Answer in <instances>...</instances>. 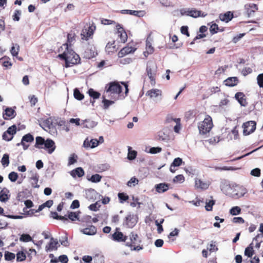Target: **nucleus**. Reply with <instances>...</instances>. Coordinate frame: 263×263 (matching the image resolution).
<instances>
[{
  "instance_id": "1",
  "label": "nucleus",
  "mask_w": 263,
  "mask_h": 263,
  "mask_svg": "<svg viewBox=\"0 0 263 263\" xmlns=\"http://www.w3.org/2000/svg\"><path fill=\"white\" fill-rule=\"evenodd\" d=\"M64 51L58 55L61 60L65 61V67L68 68L81 63V58L79 54L67 46V44H63L59 49V51Z\"/></svg>"
},
{
  "instance_id": "2",
  "label": "nucleus",
  "mask_w": 263,
  "mask_h": 263,
  "mask_svg": "<svg viewBox=\"0 0 263 263\" xmlns=\"http://www.w3.org/2000/svg\"><path fill=\"white\" fill-rule=\"evenodd\" d=\"M121 84L124 86L125 92L122 91L123 87L120 84L119 82L117 81L110 82L106 85L107 92H109L112 95H117L118 99L125 98L128 93V85L125 82H121Z\"/></svg>"
},
{
  "instance_id": "3",
  "label": "nucleus",
  "mask_w": 263,
  "mask_h": 263,
  "mask_svg": "<svg viewBox=\"0 0 263 263\" xmlns=\"http://www.w3.org/2000/svg\"><path fill=\"white\" fill-rule=\"evenodd\" d=\"M128 239L125 242V246L130 248L131 251H139L143 249V246L141 245V240L138 235L134 232H131Z\"/></svg>"
},
{
  "instance_id": "4",
  "label": "nucleus",
  "mask_w": 263,
  "mask_h": 263,
  "mask_svg": "<svg viewBox=\"0 0 263 263\" xmlns=\"http://www.w3.org/2000/svg\"><path fill=\"white\" fill-rule=\"evenodd\" d=\"M213 127V121L211 117L208 115L203 121L198 123V128L200 135H205L209 133Z\"/></svg>"
},
{
  "instance_id": "5",
  "label": "nucleus",
  "mask_w": 263,
  "mask_h": 263,
  "mask_svg": "<svg viewBox=\"0 0 263 263\" xmlns=\"http://www.w3.org/2000/svg\"><path fill=\"white\" fill-rule=\"evenodd\" d=\"M96 29V26L93 23L88 26H85L82 30L80 34L81 40L88 41L90 39H92Z\"/></svg>"
},
{
  "instance_id": "6",
  "label": "nucleus",
  "mask_w": 263,
  "mask_h": 263,
  "mask_svg": "<svg viewBox=\"0 0 263 263\" xmlns=\"http://www.w3.org/2000/svg\"><path fill=\"white\" fill-rule=\"evenodd\" d=\"M256 123L254 121H249L243 124V133L245 136L253 133L256 129Z\"/></svg>"
},
{
  "instance_id": "7",
  "label": "nucleus",
  "mask_w": 263,
  "mask_h": 263,
  "mask_svg": "<svg viewBox=\"0 0 263 263\" xmlns=\"http://www.w3.org/2000/svg\"><path fill=\"white\" fill-rule=\"evenodd\" d=\"M211 181L209 179H202L201 178H196L195 180V187L197 189L201 190H206L211 185Z\"/></svg>"
},
{
  "instance_id": "8",
  "label": "nucleus",
  "mask_w": 263,
  "mask_h": 263,
  "mask_svg": "<svg viewBox=\"0 0 263 263\" xmlns=\"http://www.w3.org/2000/svg\"><path fill=\"white\" fill-rule=\"evenodd\" d=\"M110 238L116 242H126V241L128 239V236L124 235L122 232L120 231L119 228H116L115 232L111 235Z\"/></svg>"
},
{
  "instance_id": "9",
  "label": "nucleus",
  "mask_w": 263,
  "mask_h": 263,
  "mask_svg": "<svg viewBox=\"0 0 263 263\" xmlns=\"http://www.w3.org/2000/svg\"><path fill=\"white\" fill-rule=\"evenodd\" d=\"M16 133V126L15 125H13L10 126L7 130L3 133L2 135L3 139L6 141H11Z\"/></svg>"
},
{
  "instance_id": "10",
  "label": "nucleus",
  "mask_w": 263,
  "mask_h": 263,
  "mask_svg": "<svg viewBox=\"0 0 263 263\" xmlns=\"http://www.w3.org/2000/svg\"><path fill=\"white\" fill-rule=\"evenodd\" d=\"M34 141V137L31 134L28 133L23 136L21 143H17V146L20 145L23 146V149L26 150L28 148L29 144L27 143H32Z\"/></svg>"
},
{
  "instance_id": "11",
  "label": "nucleus",
  "mask_w": 263,
  "mask_h": 263,
  "mask_svg": "<svg viewBox=\"0 0 263 263\" xmlns=\"http://www.w3.org/2000/svg\"><path fill=\"white\" fill-rule=\"evenodd\" d=\"M116 34L121 43H125L127 40V35L124 28L119 24L116 25Z\"/></svg>"
},
{
  "instance_id": "12",
  "label": "nucleus",
  "mask_w": 263,
  "mask_h": 263,
  "mask_svg": "<svg viewBox=\"0 0 263 263\" xmlns=\"http://www.w3.org/2000/svg\"><path fill=\"white\" fill-rule=\"evenodd\" d=\"M136 49L137 48L136 47L129 46V44H128L126 46L121 49L118 52V57L122 58L128 54L133 53Z\"/></svg>"
},
{
  "instance_id": "13",
  "label": "nucleus",
  "mask_w": 263,
  "mask_h": 263,
  "mask_svg": "<svg viewBox=\"0 0 263 263\" xmlns=\"http://www.w3.org/2000/svg\"><path fill=\"white\" fill-rule=\"evenodd\" d=\"M59 247L58 240L51 237L50 242L46 246V250L47 252L57 250Z\"/></svg>"
},
{
  "instance_id": "14",
  "label": "nucleus",
  "mask_w": 263,
  "mask_h": 263,
  "mask_svg": "<svg viewBox=\"0 0 263 263\" xmlns=\"http://www.w3.org/2000/svg\"><path fill=\"white\" fill-rule=\"evenodd\" d=\"M55 147L54 142L50 139H47L43 148L46 149L49 154H51L54 152Z\"/></svg>"
},
{
  "instance_id": "15",
  "label": "nucleus",
  "mask_w": 263,
  "mask_h": 263,
  "mask_svg": "<svg viewBox=\"0 0 263 263\" xmlns=\"http://www.w3.org/2000/svg\"><path fill=\"white\" fill-rule=\"evenodd\" d=\"M186 14L188 16L197 18L199 16L205 17L207 15L206 13L202 12L201 11L197 10L195 9L189 10L186 11Z\"/></svg>"
},
{
  "instance_id": "16",
  "label": "nucleus",
  "mask_w": 263,
  "mask_h": 263,
  "mask_svg": "<svg viewBox=\"0 0 263 263\" xmlns=\"http://www.w3.org/2000/svg\"><path fill=\"white\" fill-rule=\"evenodd\" d=\"M245 9L248 16H250L258 10V6L255 4H249L245 5Z\"/></svg>"
},
{
  "instance_id": "17",
  "label": "nucleus",
  "mask_w": 263,
  "mask_h": 263,
  "mask_svg": "<svg viewBox=\"0 0 263 263\" xmlns=\"http://www.w3.org/2000/svg\"><path fill=\"white\" fill-rule=\"evenodd\" d=\"M99 145V142L97 139H92L89 140L86 138L83 143V145L86 148H95Z\"/></svg>"
},
{
  "instance_id": "18",
  "label": "nucleus",
  "mask_w": 263,
  "mask_h": 263,
  "mask_svg": "<svg viewBox=\"0 0 263 263\" xmlns=\"http://www.w3.org/2000/svg\"><path fill=\"white\" fill-rule=\"evenodd\" d=\"M235 98L241 106H246L248 104L246 96L242 92H237L235 95Z\"/></svg>"
},
{
  "instance_id": "19",
  "label": "nucleus",
  "mask_w": 263,
  "mask_h": 263,
  "mask_svg": "<svg viewBox=\"0 0 263 263\" xmlns=\"http://www.w3.org/2000/svg\"><path fill=\"white\" fill-rule=\"evenodd\" d=\"M137 222V218L134 215H129L126 217L125 223L128 227H134Z\"/></svg>"
},
{
  "instance_id": "20",
  "label": "nucleus",
  "mask_w": 263,
  "mask_h": 263,
  "mask_svg": "<svg viewBox=\"0 0 263 263\" xmlns=\"http://www.w3.org/2000/svg\"><path fill=\"white\" fill-rule=\"evenodd\" d=\"M97 231V228L93 225H90L87 228L81 230L82 233L88 235H93L96 234Z\"/></svg>"
},
{
  "instance_id": "21",
  "label": "nucleus",
  "mask_w": 263,
  "mask_h": 263,
  "mask_svg": "<svg viewBox=\"0 0 263 263\" xmlns=\"http://www.w3.org/2000/svg\"><path fill=\"white\" fill-rule=\"evenodd\" d=\"M239 82L237 77H229L224 81L225 85L229 87H233L236 86Z\"/></svg>"
},
{
  "instance_id": "22",
  "label": "nucleus",
  "mask_w": 263,
  "mask_h": 263,
  "mask_svg": "<svg viewBox=\"0 0 263 263\" xmlns=\"http://www.w3.org/2000/svg\"><path fill=\"white\" fill-rule=\"evenodd\" d=\"M15 116V112L14 109L10 107H7L3 114V118L5 120L13 118Z\"/></svg>"
},
{
  "instance_id": "23",
  "label": "nucleus",
  "mask_w": 263,
  "mask_h": 263,
  "mask_svg": "<svg viewBox=\"0 0 263 263\" xmlns=\"http://www.w3.org/2000/svg\"><path fill=\"white\" fill-rule=\"evenodd\" d=\"M146 72L150 80L151 84L152 86H154L156 84V73L153 72L151 68L149 67H147Z\"/></svg>"
},
{
  "instance_id": "24",
  "label": "nucleus",
  "mask_w": 263,
  "mask_h": 263,
  "mask_svg": "<svg viewBox=\"0 0 263 263\" xmlns=\"http://www.w3.org/2000/svg\"><path fill=\"white\" fill-rule=\"evenodd\" d=\"M84 170L81 167H77L72 170L70 173V175L73 178H76V177L79 178L82 177L84 175Z\"/></svg>"
},
{
  "instance_id": "25",
  "label": "nucleus",
  "mask_w": 263,
  "mask_h": 263,
  "mask_svg": "<svg viewBox=\"0 0 263 263\" xmlns=\"http://www.w3.org/2000/svg\"><path fill=\"white\" fill-rule=\"evenodd\" d=\"M169 189V184L165 183H161L155 185L156 192L162 193L167 191Z\"/></svg>"
},
{
  "instance_id": "26",
  "label": "nucleus",
  "mask_w": 263,
  "mask_h": 263,
  "mask_svg": "<svg viewBox=\"0 0 263 263\" xmlns=\"http://www.w3.org/2000/svg\"><path fill=\"white\" fill-rule=\"evenodd\" d=\"M76 33L74 31L71 30L67 35V40L65 44H67V46L70 47L72 43L76 41Z\"/></svg>"
},
{
  "instance_id": "27",
  "label": "nucleus",
  "mask_w": 263,
  "mask_h": 263,
  "mask_svg": "<svg viewBox=\"0 0 263 263\" xmlns=\"http://www.w3.org/2000/svg\"><path fill=\"white\" fill-rule=\"evenodd\" d=\"M46 140L42 137L37 136L35 138L34 146L39 149L43 148Z\"/></svg>"
},
{
  "instance_id": "28",
  "label": "nucleus",
  "mask_w": 263,
  "mask_h": 263,
  "mask_svg": "<svg viewBox=\"0 0 263 263\" xmlns=\"http://www.w3.org/2000/svg\"><path fill=\"white\" fill-rule=\"evenodd\" d=\"M96 122L91 120L90 119H86L83 120L81 124L83 127H86L88 128H93L96 126Z\"/></svg>"
},
{
  "instance_id": "29",
  "label": "nucleus",
  "mask_w": 263,
  "mask_h": 263,
  "mask_svg": "<svg viewBox=\"0 0 263 263\" xmlns=\"http://www.w3.org/2000/svg\"><path fill=\"white\" fill-rule=\"evenodd\" d=\"M97 55V52L95 50V48L91 47L87 49L85 51V56L88 59H91L95 57Z\"/></svg>"
},
{
  "instance_id": "30",
  "label": "nucleus",
  "mask_w": 263,
  "mask_h": 263,
  "mask_svg": "<svg viewBox=\"0 0 263 263\" xmlns=\"http://www.w3.org/2000/svg\"><path fill=\"white\" fill-rule=\"evenodd\" d=\"M233 17V13H231V12H227L223 14H220L219 16L220 19L226 22H228L231 21Z\"/></svg>"
},
{
  "instance_id": "31",
  "label": "nucleus",
  "mask_w": 263,
  "mask_h": 263,
  "mask_svg": "<svg viewBox=\"0 0 263 263\" xmlns=\"http://www.w3.org/2000/svg\"><path fill=\"white\" fill-rule=\"evenodd\" d=\"M182 163V160L180 158H175L173 163L171 164L170 170L171 172L174 173L176 170H172V167H175L176 166H179L181 165Z\"/></svg>"
},
{
  "instance_id": "32",
  "label": "nucleus",
  "mask_w": 263,
  "mask_h": 263,
  "mask_svg": "<svg viewBox=\"0 0 263 263\" xmlns=\"http://www.w3.org/2000/svg\"><path fill=\"white\" fill-rule=\"evenodd\" d=\"M122 13H127L135 16H141L143 15L144 12L143 11L124 10H122Z\"/></svg>"
},
{
  "instance_id": "33",
  "label": "nucleus",
  "mask_w": 263,
  "mask_h": 263,
  "mask_svg": "<svg viewBox=\"0 0 263 263\" xmlns=\"http://www.w3.org/2000/svg\"><path fill=\"white\" fill-rule=\"evenodd\" d=\"M146 95L151 98L157 97L161 95V91L158 89H152L146 92Z\"/></svg>"
},
{
  "instance_id": "34",
  "label": "nucleus",
  "mask_w": 263,
  "mask_h": 263,
  "mask_svg": "<svg viewBox=\"0 0 263 263\" xmlns=\"http://www.w3.org/2000/svg\"><path fill=\"white\" fill-rule=\"evenodd\" d=\"M254 253V251L253 250V243H251L246 248L245 250V255L247 256L248 257L251 258L252 257Z\"/></svg>"
},
{
  "instance_id": "35",
  "label": "nucleus",
  "mask_w": 263,
  "mask_h": 263,
  "mask_svg": "<svg viewBox=\"0 0 263 263\" xmlns=\"http://www.w3.org/2000/svg\"><path fill=\"white\" fill-rule=\"evenodd\" d=\"M115 41L111 42H108L105 47V51L108 53L114 52L116 49V46L115 45Z\"/></svg>"
},
{
  "instance_id": "36",
  "label": "nucleus",
  "mask_w": 263,
  "mask_h": 263,
  "mask_svg": "<svg viewBox=\"0 0 263 263\" xmlns=\"http://www.w3.org/2000/svg\"><path fill=\"white\" fill-rule=\"evenodd\" d=\"M50 217L53 218V219L57 220H61L62 221L67 220V218L66 217V215L65 216H59L56 212H50Z\"/></svg>"
},
{
  "instance_id": "37",
  "label": "nucleus",
  "mask_w": 263,
  "mask_h": 263,
  "mask_svg": "<svg viewBox=\"0 0 263 263\" xmlns=\"http://www.w3.org/2000/svg\"><path fill=\"white\" fill-rule=\"evenodd\" d=\"M88 93L91 98L93 99H97L100 97V93L99 92L96 91L92 88H90L88 91Z\"/></svg>"
},
{
  "instance_id": "38",
  "label": "nucleus",
  "mask_w": 263,
  "mask_h": 263,
  "mask_svg": "<svg viewBox=\"0 0 263 263\" xmlns=\"http://www.w3.org/2000/svg\"><path fill=\"white\" fill-rule=\"evenodd\" d=\"M2 164L4 167L8 166L9 164V156L8 154H5L1 161Z\"/></svg>"
},
{
  "instance_id": "39",
  "label": "nucleus",
  "mask_w": 263,
  "mask_h": 263,
  "mask_svg": "<svg viewBox=\"0 0 263 263\" xmlns=\"http://www.w3.org/2000/svg\"><path fill=\"white\" fill-rule=\"evenodd\" d=\"M73 96L74 98L78 100H82L84 97V95L82 94L78 88L74 89Z\"/></svg>"
},
{
  "instance_id": "40",
  "label": "nucleus",
  "mask_w": 263,
  "mask_h": 263,
  "mask_svg": "<svg viewBox=\"0 0 263 263\" xmlns=\"http://www.w3.org/2000/svg\"><path fill=\"white\" fill-rule=\"evenodd\" d=\"M78 214H77L76 212H68L66 217L71 221H75L78 219Z\"/></svg>"
},
{
  "instance_id": "41",
  "label": "nucleus",
  "mask_w": 263,
  "mask_h": 263,
  "mask_svg": "<svg viewBox=\"0 0 263 263\" xmlns=\"http://www.w3.org/2000/svg\"><path fill=\"white\" fill-rule=\"evenodd\" d=\"M102 178V176L100 175L99 174H95L92 175L90 179H88V180L92 182L97 183L101 181Z\"/></svg>"
},
{
  "instance_id": "42",
  "label": "nucleus",
  "mask_w": 263,
  "mask_h": 263,
  "mask_svg": "<svg viewBox=\"0 0 263 263\" xmlns=\"http://www.w3.org/2000/svg\"><path fill=\"white\" fill-rule=\"evenodd\" d=\"M5 259L7 261H10L15 258V254L9 252L8 251H6L5 253Z\"/></svg>"
},
{
  "instance_id": "43",
  "label": "nucleus",
  "mask_w": 263,
  "mask_h": 263,
  "mask_svg": "<svg viewBox=\"0 0 263 263\" xmlns=\"http://www.w3.org/2000/svg\"><path fill=\"white\" fill-rule=\"evenodd\" d=\"M206 205L205 206V210L207 211H211L213 209V206L215 203V201L214 200H211L210 201H206Z\"/></svg>"
},
{
  "instance_id": "44",
  "label": "nucleus",
  "mask_w": 263,
  "mask_h": 263,
  "mask_svg": "<svg viewBox=\"0 0 263 263\" xmlns=\"http://www.w3.org/2000/svg\"><path fill=\"white\" fill-rule=\"evenodd\" d=\"M78 159V156L77 155L73 154L70 155L68 159V165H71L77 162Z\"/></svg>"
},
{
  "instance_id": "45",
  "label": "nucleus",
  "mask_w": 263,
  "mask_h": 263,
  "mask_svg": "<svg viewBox=\"0 0 263 263\" xmlns=\"http://www.w3.org/2000/svg\"><path fill=\"white\" fill-rule=\"evenodd\" d=\"M20 240L23 242H29L32 240V238L29 234H23L21 236Z\"/></svg>"
},
{
  "instance_id": "46",
  "label": "nucleus",
  "mask_w": 263,
  "mask_h": 263,
  "mask_svg": "<svg viewBox=\"0 0 263 263\" xmlns=\"http://www.w3.org/2000/svg\"><path fill=\"white\" fill-rule=\"evenodd\" d=\"M118 196L121 203H123L124 201L127 200L129 198L128 196L124 193H118Z\"/></svg>"
},
{
  "instance_id": "47",
  "label": "nucleus",
  "mask_w": 263,
  "mask_h": 263,
  "mask_svg": "<svg viewBox=\"0 0 263 263\" xmlns=\"http://www.w3.org/2000/svg\"><path fill=\"white\" fill-rule=\"evenodd\" d=\"M180 121L181 120L180 118L176 119V125L174 127V130L176 133H179L181 129Z\"/></svg>"
},
{
  "instance_id": "48",
  "label": "nucleus",
  "mask_w": 263,
  "mask_h": 263,
  "mask_svg": "<svg viewBox=\"0 0 263 263\" xmlns=\"http://www.w3.org/2000/svg\"><path fill=\"white\" fill-rule=\"evenodd\" d=\"M10 195H8L7 194L4 192L3 191H2L0 192V201L1 202H6L9 198Z\"/></svg>"
},
{
  "instance_id": "49",
  "label": "nucleus",
  "mask_w": 263,
  "mask_h": 263,
  "mask_svg": "<svg viewBox=\"0 0 263 263\" xmlns=\"http://www.w3.org/2000/svg\"><path fill=\"white\" fill-rule=\"evenodd\" d=\"M219 27L216 23L212 24L210 28V31L212 34H215L218 32Z\"/></svg>"
},
{
  "instance_id": "50",
  "label": "nucleus",
  "mask_w": 263,
  "mask_h": 263,
  "mask_svg": "<svg viewBox=\"0 0 263 263\" xmlns=\"http://www.w3.org/2000/svg\"><path fill=\"white\" fill-rule=\"evenodd\" d=\"M26 258V254L23 252H18L16 254V260L22 261L25 260Z\"/></svg>"
},
{
  "instance_id": "51",
  "label": "nucleus",
  "mask_w": 263,
  "mask_h": 263,
  "mask_svg": "<svg viewBox=\"0 0 263 263\" xmlns=\"http://www.w3.org/2000/svg\"><path fill=\"white\" fill-rule=\"evenodd\" d=\"M228 65L219 67L215 72V74L219 76L221 73H224L226 69L228 68Z\"/></svg>"
},
{
  "instance_id": "52",
  "label": "nucleus",
  "mask_w": 263,
  "mask_h": 263,
  "mask_svg": "<svg viewBox=\"0 0 263 263\" xmlns=\"http://www.w3.org/2000/svg\"><path fill=\"white\" fill-rule=\"evenodd\" d=\"M257 83L260 88H263V73L259 74L257 77Z\"/></svg>"
},
{
  "instance_id": "53",
  "label": "nucleus",
  "mask_w": 263,
  "mask_h": 263,
  "mask_svg": "<svg viewBox=\"0 0 263 263\" xmlns=\"http://www.w3.org/2000/svg\"><path fill=\"white\" fill-rule=\"evenodd\" d=\"M241 211V209L239 206L233 207L230 211V213L232 215H238Z\"/></svg>"
},
{
  "instance_id": "54",
  "label": "nucleus",
  "mask_w": 263,
  "mask_h": 263,
  "mask_svg": "<svg viewBox=\"0 0 263 263\" xmlns=\"http://www.w3.org/2000/svg\"><path fill=\"white\" fill-rule=\"evenodd\" d=\"M184 181V177L183 175H178L175 176L173 179L174 182L182 183Z\"/></svg>"
},
{
  "instance_id": "55",
  "label": "nucleus",
  "mask_w": 263,
  "mask_h": 263,
  "mask_svg": "<svg viewBox=\"0 0 263 263\" xmlns=\"http://www.w3.org/2000/svg\"><path fill=\"white\" fill-rule=\"evenodd\" d=\"M8 178L12 182H15L18 178V175L16 173L12 172L9 174Z\"/></svg>"
},
{
  "instance_id": "56",
  "label": "nucleus",
  "mask_w": 263,
  "mask_h": 263,
  "mask_svg": "<svg viewBox=\"0 0 263 263\" xmlns=\"http://www.w3.org/2000/svg\"><path fill=\"white\" fill-rule=\"evenodd\" d=\"M21 15V11L20 10H16L14 11V14L12 15V18L14 21H18L20 19V15Z\"/></svg>"
},
{
  "instance_id": "57",
  "label": "nucleus",
  "mask_w": 263,
  "mask_h": 263,
  "mask_svg": "<svg viewBox=\"0 0 263 263\" xmlns=\"http://www.w3.org/2000/svg\"><path fill=\"white\" fill-rule=\"evenodd\" d=\"M146 51L144 52V54L145 55L146 53H147V54H152L153 53L154 51V48L151 45V43L149 42L146 43Z\"/></svg>"
},
{
  "instance_id": "58",
  "label": "nucleus",
  "mask_w": 263,
  "mask_h": 263,
  "mask_svg": "<svg viewBox=\"0 0 263 263\" xmlns=\"http://www.w3.org/2000/svg\"><path fill=\"white\" fill-rule=\"evenodd\" d=\"M29 99L31 106H34L37 103L38 99L34 95H30L29 96Z\"/></svg>"
},
{
  "instance_id": "59",
  "label": "nucleus",
  "mask_w": 263,
  "mask_h": 263,
  "mask_svg": "<svg viewBox=\"0 0 263 263\" xmlns=\"http://www.w3.org/2000/svg\"><path fill=\"white\" fill-rule=\"evenodd\" d=\"M137 152L135 151H129L128 153V159L132 160L136 158L137 156Z\"/></svg>"
},
{
  "instance_id": "60",
  "label": "nucleus",
  "mask_w": 263,
  "mask_h": 263,
  "mask_svg": "<svg viewBox=\"0 0 263 263\" xmlns=\"http://www.w3.org/2000/svg\"><path fill=\"white\" fill-rule=\"evenodd\" d=\"M102 102L103 103L104 108L105 109L108 108L110 105L114 103V101L108 100L105 98L103 99Z\"/></svg>"
},
{
  "instance_id": "61",
  "label": "nucleus",
  "mask_w": 263,
  "mask_h": 263,
  "mask_svg": "<svg viewBox=\"0 0 263 263\" xmlns=\"http://www.w3.org/2000/svg\"><path fill=\"white\" fill-rule=\"evenodd\" d=\"M1 60H2V65H3V66L4 67L8 68V67H10L11 66L12 64L9 61V60H8V59H5V58H2L1 59Z\"/></svg>"
},
{
  "instance_id": "62",
  "label": "nucleus",
  "mask_w": 263,
  "mask_h": 263,
  "mask_svg": "<svg viewBox=\"0 0 263 263\" xmlns=\"http://www.w3.org/2000/svg\"><path fill=\"white\" fill-rule=\"evenodd\" d=\"M100 206V205L97 202L95 203L90 204L88 208H89V210H90L91 211H97L99 210Z\"/></svg>"
},
{
  "instance_id": "63",
  "label": "nucleus",
  "mask_w": 263,
  "mask_h": 263,
  "mask_svg": "<svg viewBox=\"0 0 263 263\" xmlns=\"http://www.w3.org/2000/svg\"><path fill=\"white\" fill-rule=\"evenodd\" d=\"M252 72V69L250 67H245L242 69L241 73L243 76H246L247 75L251 73Z\"/></svg>"
},
{
  "instance_id": "64",
  "label": "nucleus",
  "mask_w": 263,
  "mask_h": 263,
  "mask_svg": "<svg viewBox=\"0 0 263 263\" xmlns=\"http://www.w3.org/2000/svg\"><path fill=\"white\" fill-rule=\"evenodd\" d=\"M251 175L255 177H259L260 175V170L258 168H255L251 172Z\"/></svg>"
}]
</instances>
